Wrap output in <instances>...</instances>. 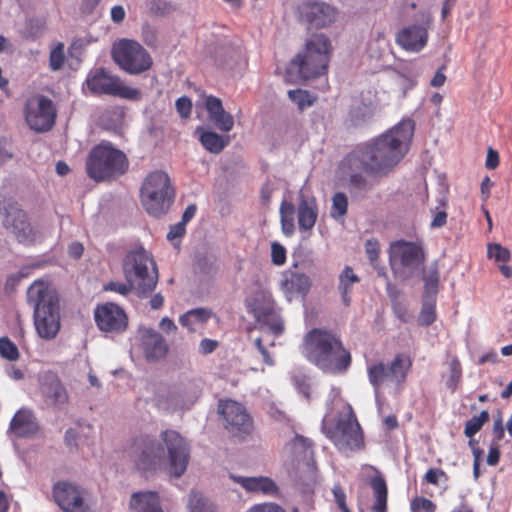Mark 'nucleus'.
<instances>
[{
    "label": "nucleus",
    "instance_id": "f257e3e1",
    "mask_svg": "<svg viewBox=\"0 0 512 512\" xmlns=\"http://www.w3.org/2000/svg\"><path fill=\"white\" fill-rule=\"evenodd\" d=\"M414 134V121L402 120L374 141L359 145L347 155L351 169L373 177L387 176L402 160Z\"/></svg>",
    "mask_w": 512,
    "mask_h": 512
},
{
    "label": "nucleus",
    "instance_id": "f03ea898",
    "mask_svg": "<svg viewBox=\"0 0 512 512\" xmlns=\"http://www.w3.org/2000/svg\"><path fill=\"white\" fill-rule=\"evenodd\" d=\"M307 359L324 373L339 375L348 371L352 363L350 351L340 334L333 330L314 328L305 336Z\"/></svg>",
    "mask_w": 512,
    "mask_h": 512
},
{
    "label": "nucleus",
    "instance_id": "7ed1b4c3",
    "mask_svg": "<svg viewBox=\"0 0 512 512\" xmlns=\"http://www.w3.org/2000/svg\"><path fill=\"white\" fill-rule=\"evenodd\" d=\"M27 303L33 308L34 326L44 340L54 339L61 328L60 299L46 279L35 280L27 290Z\"/></svg>",
    "mask_w": 512,
    "mask_h": 512
},
{
    "label": "nucleus",
    "instance_id": "20e7f679",
    "mask_svg": "<svg viewBox=\"0 0 512 512\" xmlns=\"http://www.w3.org/2000/svg\"><path fill=\"white\" fill-rule=\"evenodd\" d=\"M332 53L329 38L324 34H315L306 41L287 66V76L291 80H308L320 77L328 69Z\"/></svg>",
    "mask_w": 512,
    "mask_h": 512
},
{
    "label": "nucleus",
    "instance_id": "39448f33",
    "mask_svg": "<svg viewBox=\"0 0 512 512\" xmlns=\"http://www.w3.org/2000/svg\"><path fill=\"white\" fill-rule=\"evenodd\" d=\"M128 166L124 152L109 142L94 146L86 160L87 175L96 182L119 177L128 170Z\"/></svg>",
    "mask_w": 512,
    "mask_h": 512
},
{
    "label": "nucleus",
    "instance_id": "423d86ee",
    "mask_svg": "<svg viewBox=\"0 0 512 512\" xmlns=\"http://www.w3.org/2000/svg\"><path fill=\"white\" fill-rule=\"evenodd\" d=\"M124 453L134 469L145 476L155 474L165 463L162 444L150 435L134 437Z\"/></svg>",
    "mask_w": 512,
    "mask_h": 512
},
{
    "label": "nucleus",
    "instance_id": "0eeeda50",
    "mask_svg": "<svg viewBox=\"0 0 512 512\" xmlns=\"http://www.w3.org/2000/svg\"><path fill=\"white\" fill-rule=\"evenodd\" d=\"M123 269L129 282H137V290L143 297L150 294L158 282V271L151 255L142 247L130 251Z\"/></svg>",
    "mask_w": 512,
    "mask_h": 512
},
{
    "label": "nucleus",
    "instance_id": "6e6552de",
    "mask_svg": "<svg viewBox=\"0 0 512 512\" xmlns=\"http://www.w3.org/2000/svg\"><path fill=\"white\" fill-rule=\"evenodd\" d=\"M412 364L413 361L410 355L397 353L389 365H386L383 361L368 365L367 377L370 385L373 387L375 396H379L386 382L392 383L396 390H401Z\"/></svg>",
    "mask_w": 512,
    "mask_h": 512
},
{
    "label": "nucleus",
    "instance_id": "1a4fd4ad",
    "mask_svg": "<svg viewBox=\"0 0 512 512\" xmlns=\"http://www.w3.org/2000/svg\"><path fill=\"white\" fill-rule=\"evenodd\" d=\"M174 197L169 176L163 171H154L144 180L141 200L148 214L159 217L167 212Z\"/></svg>",
    "mask_w": 512,
    "mask_h": 512
},
{
    "label": "nucleus",
    "instance_id": "9d476101",
    "mask_svg": "<svg viewBox=\"0 0 512 512\" xmlns=\"http://www.w3.org/2000/svg\"><path fill=\"white\" fill-rule=\"evenodd\" d=\"M114 62L129 74H140L152 66V58L137 41L121 39L112 46Z\"/></svg>",
    "mask_w": 512,
    "mask_h": 512
},
{
    "label": "nucleus",
    "instance_id": "9b49d317",
    "mask_svg": "<svg viewBox=\"0 0 512 512\" xmlns=\"http://www.w3.org/2000/svg\"><path fill=\"white\" fill-rule=\"evenodd\" d=\"M86 85L94 95L117 96L132 101L142 97L139 89L125 85L119 77L108 75L102 68L88 75Z\"/></svg>",
    "mask_w": 512,
    "mask_h": 512
},
{
    "label": "nucleus",
    "instance_id": "f8f14e48",
    "mask_svg": "<svg viewBox=\"0 0 512 512\" xmlns=\"http://www.w3.org/2000/svg\"><path fill=\"white\" fill-rule=\"evenodd\" d=\"M0 210H3L4 227L16 237L19 243L32 245L36 242V232L18 202L4 198L0 200Z\"/></svg>",
    "mask_w": 512,
    "mask_h": 512
},
{
    "label": "nucleus",
    "instance_id": "ddd939ff",
    "mask_svg": "<svg viewBox=\"0 0 512 512\" xmlns=\"http://www.w3.org/2000/svg\"><path fill=\"white\" fill-rule=\"evenodd\" d=\"M24 118L31 130L47 132L52 129L56 121L55 105L44 95H33L25 102Z\"/></svg>",
    "mask_w": 512,
    "mask_h": 512
},
{
    "label": "nucleus",
    "instance_id": "4468645a",
    "mask_svg": "<svg viewBox=\"0 0 512 512\" xmlns=\"http://www.w3.org/2000/svg\"><path fill=\"white\" fill-rule=\"evenodd\" d=\"M218 412L223 420L224 428L238 438H245L254 430L253 418L246 408L233 400H220Z\"/></svg>",
    "mask_w": 512,
    "mask_h": 512
},
{
    "label": "nucleus",
    "instance_id": "2eb2a0df",
    "mask_svg": "<svg viewBox=\"0 0 512 512\" xmlns=\"http://www.w3.org/2000/svg\"><path fill=\"white\" fill-rule=\"evenodd\" d=\"M327 436L343 450L360 449L364 446L363 433L352 408L345 417H339L333 429L327 430Z\"/></svg>",
    "mask_w": 512,
    "mask_h": 512
},
{
    "label": "nucleus",
    "instance_id": "dca6fc26",
    "mask_svg": "<svg viewBox=\"0 0 512 512\" xmlns=\"http://www.w3.org/2000/svg\"><path fill=\"white\" fill-rule=\"evenodd\" d=\"M55 503L64 512H90L87 491L70 481L60 480L52 489Z\"/></svg>",
    "mask_w": 512,
    "mask_h": 512
},
{
    "label": "nucleus",
    "instance_id": "f3484780",
    "mask_svg": "<svg viewBox=\"0 0 512 512\" xmlns=\"http://www.w3.org/2000/svg\"><path fill=\"white\" fill-rule=\"evenodd\" d=\"M160 437L167 449L169 473L179 478L187 469L190 448L186 440L175 430L167 429L161 433Z\"/></svg>",
    "mask_w": 512,
    "mask_h": 512
},
{
    "label": "nucleus",
    "instance_id": "a211bd4d",
    "mask_svg": "<svg viewBox=\"0 0 512 512\" xmlns=\"http://www.w3.org/2000/svg\"><path fill=\"white\" fill-rule=\"evenodd\" d=\"M94 319L100 331L111 334L123 333L128 327V317L117 304H99L94 310Z\"/></svg>",
    "mask_w": 512,
    "mask_h": 512
},
{
    "label": "nucleus",
    "instance_id": "6ab92c4d",
    "mask_svg": "<svg viewBox=\"0 0 512 512\" xmlns=\"http://www.w3.org/2000/svg\"><path fill=\"white\" fill-rule=\"evenodd\" d=\"M423 260L424 253L421 247L413 242L398 240L390 245L389 262L394 273L402 268H415Z\"/></svg>",
    "mask_w": 512,
    "mask_h": 512
},
{
    "label": "nucleus",
    "instance_id": "aec40b11",
    "mask_svg": "<svg viewBox=\"0 0 512 512\" xmlns=\"http://www.w3.org/2000/svg\"><path fill=\"white\" fill-rule=\"evenodd\" d=\"M431 23V17H427L421 24L404 26L396 33V44L407 52L419 53L428 43Z\"/></svg>",
    "mask_w": 512,
    "mask_h": 512
},
{
    "label": "nucleus",
    "instance_id": "412c9836",
    "mask_svg": "<svg viewBox=\"0 0 512 512\" xmlns=\"http://www.w3.org/2000/svg\"><path fill=\"white\" fill-rule=\"evenodd\" d=\"M300 20L310 28H324L334 22L336 11L324 2L308 1L299 6Z\"/></svg>",
    "mask_w": 512,
    "mask_h": 512
},
{
    "label": "nucleus",
    "instance_id": "4be33fe9",
    "mask_svg": "<svg viewBox=\"0 0 512 512\" xmlns=\"http://www.w3.org/2000/svg\"><path fill=\"white\" fill-rule=\"evenodd\" d=\"M41 393L47 406L61 409L68 404L69 396L65 386L56 376H47L41 383Z\"/></svg>",
    "mask_w": 512,
    "mask_h": 512
},
{
    "label": "nucleus",
    "instance_id": "5701e85b",
    "mask_svg": "<svg viewBox=\"0 0 512 512\" xmlns=\"http://www.w3.org/2000/svg\"><path fill=\"white\" fill-rule=\"evenodd\" d=\"M204 107L210 120L223 132H230L234 127L233 116L225 111L220 98L209 95L205 97Z\"/></svg>",
    "mask_w": 512,
    "mask_h": 512
},
{
    "label": "nucleus",
    "instance_id": "b1692460",
    "mask_svg": "<svg viewBox=\"0 0 512 512\" xmlns=\"http://www.w3.org/2000/svg\"><path fill=\"white\" fill-rule=\"evenodd\" d=\"M232 478L248 492L260 493L267 496L279 495L277 484L269 477L232 476Z\"/></svg>",
    "mask_w": 512,
    "mask_h": 512
},
{
    "label": "nucleus",
    "instance_id": "393cba45",
    "mask_svg": "<svg viewBox=\"0 0 512 512\" xmlns=\"http://www.w3.org/2000/svg\"><path fill=\"white\" fill-rule=\"evenodd\" d=\"M142 347L148 360H160L167 355L168 345L163 336L154 331L146 330L142 336Z\"/></svg>",
    "mask_w": 512,
    "mask_h": 512
},
{
    "label": "nucleus",
    "instance_id": "a878e982",
    "mask_svg": "<svg viewBox=\"0 0 512 512\" xmlns=\"http://www.w3.org/2000/svg\"><path fill=\"white\" fill-rule=\"evenodd\" d=\"M311 282L304 273H298L292 270L283 273L281 289L288 295H306L310 289Z\"/></svg>",
    "mask_w": 512,
    "mask_h": 512
},
{
    "label": "nucleus",
    "instance_id": "bb28decb",
    "mask_svg": "<svg viewBox=\"0 0 512 512\" xmlns=\"http://www.w3.org/2000/svg\"><path fill=\"white\" fill-rule=\"evenodd\" d=\"M368 484L373 491L374 503L371 506L372 512H387L388 487L386 480L377 472L372 476Z\"/></svg>",
    "mask_w": 512,
    "mask_h": 512
},
{
    "label": "nucleus",
    "instance_id": "cd10ccee",
    "mask_svg": "<svg viewBox=\"0 0 512 512\" xmlns=\"http://www.w3.org/2000/svg\"><path fill=\"white\" fill-rule=\"evenodd\" d=\"M130 507L136 512H164L157 492H135L131 496Z\"/></svg>",
    "mask_w": 512,
    "mask_h": 512
},
{
    "label": "nucleus",
    "instance_id": "c85d7f7f",
    "mask_svg": "<svg viewBox=\"0 0 512 512\" xmlns=\"http://www.w3.org/2000/svg\"><path fill=\"white\" fill-rule=\"evenodd\" d=\"M212 317V311L207 308H195L183 314L179 322L189 332H196L202 329L206 322Z\"/></svg>",
    "mask_w": 512,
    "mask_h": 512
},
{
    "label": "nucleus",
    "instance_id": "c756f323",
    "mask_svg": "<svg viewBox=\"0 0 512 512\" xmlns=\"http://www.w3.org/2000/svg\"><path fill=\"white\" fill-rule=\"evenodd\" d=\"M318 217V211L314 200L302 199L298 205L297 218L301 231H311Z\"/></svg>",
    "mask_w": 512,
    "mask_h": 512
},
{
    "label": "nucleus",
    "instance_id": "7c9ffc66",
    "mask_svg": "<svg viewBox=\"0 0 512 512\" xmlns=\"http://www.w3.org/2000/svg\"><path fill=\"white\" fill-rule=\"evenodd\" d=\"M11 430L19 437H26L35 433L37 424L33 414L28 410H19L11 420Z\"/></svg>",
    "mask_w": 512,
    "mask_h": 512
},
{
    "label": "nucleus",
    "instance_id": "2f4dec72",
    "mask_svg": "<svg viewBox=\"0 0 512 512\" xmlns=\"http://www.w3.org/2000/svg\"><path fill=\"white\" fill-rule=\"evenodd\" d=\"M196 133L199 134V141L202 146L213 154H219L229 142V137L224 138L216 132L205 130L203 127H197Z\"/></svg>",
    "mask_w": 512,
    "mask_h": 512
},
{
    "label": "nucleus",
    "instance_id": "473e14b6",
    "mask_svg": "<svg viewBox=\"0 0 512 512\" xmlns=\"http://www.w3.org/2000/svg\"><path fill=\"white\" fill-rule=\"evenodd\" d=\"M359 281L360 278L353 272V269L350 266H346L340 273L338 290L345 306H349L351 304L350 294L352 292V286Z\"/></svg>",
    "mask_w": 512,
    "mask_h": 512
},
{
    "label": "nucleus",
    "instance_id": "72a5a7b5",
    "mask_svg": "<svg viewBox=\"0 0 512 512\" xmlns=\"http://www.w3.org/2000/svg\"><path fill=\"white\" fill-rule=\"evenodd\" d=\"M347 162V156L341 163V167L343 170H346L349 173V186L353 190L357 191H368L371 188V185L367 178L361 173L365 172L363 169H351Z\"/></svg>",
    "mask_w": 512,
    "mask_h": 512
},
{
    "label": "nucleus",
    "instance_id": "f704fd0d",
    "mask_svg": "<svg viewBox=\"0 0 512 512\" xmlns=\"http://www.w3.org/2000/svg\"><path fill=\"white\" fill-rule=\"evenodd\" d=\"M295 206L291 202L283 201L280 206L281 228L286 236L295 232L294 224Z\"/></svg>",
    "mask_w": 512,
    "mask_h": 512
},
{
    "label": "nucleus",
    "instance_id": "c9c22d12",
    "mask_svg": "<svg viewBox=\"0 0 512 512\" xmlns=\"http://www.w3.org/2000/svg\"><path fill=\"white\" fill-rule=\"evenodd\" d=\"M449 375L446 380V387L454 393L462 378V366L457 356H451L448 361Z\"/></svg>",
    "mask_w": 512,
    "mask_h": 512
},
{
    "label": "nucleus",
    "instance_id": "e433bc0d",
    "mask_svg": "<svg viewBox=\"0 0 512 512\" xmlns=\"http://www.w3.org/2000/svg\"><path fill=\"white\" fill-rule=\"evenodd\" d=\"M66 60L65 46L62 42H57L50 50L49 68L52 71H58L63 68Z\"/></svg>",
    "mask_w": 512,
    "mask_h": 512
},
{
    "label": "nucleus",
    "instance_id": "4c0bfd02",
    "mask_svg": "<svg viewBox=\"0 0 512 512\" xmlns=\"http://www.w3.org/2000/svg\"><path fill=\"white\" fill-rule=\"evenodd\" d=\"M489 421V413L486 410L480 412L478 416H473L465 423L464 434L468 438H472L478 433L482 426Z\"/></svg>",
    "mask_w": 512,
    "mask_h": 512
},
{
    "label": "nucleus",
    "instance_id": "58836bf2",
    "mask_svg": "<svg viewBox=\"0 0 512 512\" xmlns=\"http://www.w3.org/2000/svg\"><path fill=\"white\" fill-rule=\"evenodd\" d=\"M289 99L294 102L300 110L312 106L316 101V97L312 96L308 91L302 89L289 90Z\"/></svg>",
    "mask_w": 512,
    "mask_h": 512
},
{
    "label": "nucleus",
    "instance_id": "ea45409f",
    "mask_svg": "<svg viewBox=\"0 0 512 512\" xmlns=\"http://www.w3.org/2000/svg\"><path fill=\"white\" fill-rule=\"evenodd\" d=\"M348 208V198L342 192H337L332 197L331 217L334 219L342 218L346 215Z\"/></svg>",
    "mask_w": 512,
    "mask_h": 512
},
{
    "label": "nucleus",
    "instance_id": "a19ab883",
    "mask_svg": "<svg viewBox=\"0 0 512 512\" xmlns=\"http://www.w3.org/2000/svg\"><path fill=\"white\" fill-rule=\"evenodd\" d=\"M188 507L190 512H216L214 506L198 492L190 494Z\"/></svg>",
    "mask_w": 512,
    "mask_h": 512
},
{
    "label": "nucleus",
    "instance_id": "79ce46f5",
    "mask_svg": "<svg viewBox=\"0 0 512 512\" xmlns=\"http://www.w3.org/2000/svg\"><path fill=\"white\" fill-rule=\"evenodd\" d=\"M487 257L489 259L493 258L496 262L506 263L510 260L511 254L507 248L500 244L490 243L487 246Z\"/></svg>",
    "mask_w": 512,
    "mask_h": 512
},
{
    "label": "nucleus",
    "instance_id": "37998d69",
    "mask_svg": "<svg viewBox=\"0 0 512 512\" xmlns=\"http://www.w3.org/2000/svg\"><path fill=\"white\" fill-rule=\"evenodd\" d=\"M0 355L9 361L19 358L17 346L8 337L0 338Z\"/></svg>",
    "mask_w": 512,
    "mask_h": 512
},
{
    "label": "nucleus",
    "instance_id": "c03bdc74",
    "mask_svg": "<svg viewBox=\"0 0 512 512\" xmlns=\"http://www.w3.org/2000/svg\"><path fill=\"white\" fill-rule=\"evenodd\" d=\"M410 508L412 512H435L436 505L425 497H415L411 503Z\"/></svg>",
    "mask_w": 512,
    "mask_h": 512
},
{
    "label": "nucleus",
    "instance_id": "a18cd8bd",
    "mask_svg": "<svg viewBox=\"0 0 512 512\" xmlns=\"http://www.w3.org/2000/svg\"><path fill=\"white\" fill-rule=\"evenodd\" d=\"M436 320L435 307L425 304L418 316V323L421 326H430Z\"/></svg>",
    "mask_w": 512,
    "mask_h": 512
},
{
    "label": "nucleus",
    "instance_id": "49530a36",
    "mask_svg": "<svg viewBox=\"0 0 512 512\" xmlns=\"http://www.w3.org/2000/svg\"><path fill=\"white\" fill-rule=\"evenodd\" d=\"M176 110L183 119H187L191 116L192 112V101L187 96H182L176 100Z\"/></svg>",
    "mask_w": 512,
    "mask_h": 512
},
{
    "label": "nucleus",
    "instance_id": "de8ad7c7",
    "mask_svg": "<svg viewBox=\"0 0 512 512\" xmlns=\"http://www.w3.org/2000/svg\"><path fill=\"white\" fill-rule=\"evenodd\" d=\"M271 260L274 265L281 266L286 262V249L281 244L274 242L271 245Z\"/></svg>",
    "mask_w": 512,
    "mask_h": 512
},
{
    "label": "nucleus",
    "instance_id": "09e8293b",
    "mask_svg": "<svg viewBox=\"0 0 512 512\" xmlns=\"http://www.w3.org/2000/svg\"><path fill=\"white\" fill-rule=\"evenodd\" d=\"M447 474L441 468H430L424 475V480L432 485H438L441 479L447 480Z\"/></svg>",
    "mask_w": 512,
    "mask_h": 512
},
{
    "label": "nucleus",
    "instance_id": "8fccbe9b",
    "mask_svg": "<svg viewBox=\"0 0 512 512\" xmlns=\"http://www.w3.org/2000/svg\"><path fill=\"white\" fill-rule=\"evenodd\" d=\"M294 385L299 394L307 400L311 398V385L305 376L294 377Z\"/></svg>",
    "mask_w": 512,
    "mask_h": 512
},
{
    "label": "nucleus",
    "instance_id": "3c124183",
    "mask_svg": "<svg viewBox=\"0 0 512 512\" xmlns=\"http://www.w3.org/2000/svg\"><path fill=\"white\" fill-rule=\"evenodd\" d=\"M332 492L335 502L341 512H351L346 503V494L343 488L339 484H336L334 485Z\"/></svg>",
    "mask_w": 512,
    "mask_h": 512
},
{
    "label": "nucleus",
    "instance_id": "603ef678",
    "mask_svg": "<svg viewBox=\"0 0 512 512\" xmlns=\"http://www.w3.org/2000/svg\"><path fill=\"white\" fill-rule=\"evenodd\" d=\"M246 512H286L283 507L273 502L254 504Z\"/></svg>",
    "mask_w": 512,
    "mask_h": 512
},
{
    "label": "nucleus",
    "instance_id": "864d4df0",
    "mask_svg": "<svg viewBox=\"0 0 512 512\" xmlns=\"http://www.w3.org/2000/svg\"><path fill=\"white\" fill-rule=\"evenodd\" d=\"M365 251L370 260V262H375L379 258L380 245L378 240L369 239L365 243Z\"/></svg>",
    "mask_w": 512,
    "mask_h": 512
},
{
    "label": "nucleus",
    "instance_id": "5fc2aeb1",
    "mask_svg": "<svg viewBox=\"0 0 512 512\" xmlns=\"http://www.w3.org/2000/svg\"><path fill=\"white\" fill-rule=\"evenodd\" d=\"M293 447L295 451L309 452L312 454L313 443L304 436L296 435L293 439Z\"/></svg>",
    "mask_w": 512,
    "mask_h": 512
},
{
    "label": "nucleus",
    "instance_id": "6e6d98bb",
    "mask_svg": "<svg viewBox=\"0 0 512 512\" xmlns=\"http://www.w3.org/2000/svg\"><path fill=\"white\" fill-rule=\"evenodd\" d=\"M152 11L155 14H166L175 10V6L166 0H155L152 3Z\"/></svg>",
    "mask_w": 512,
    "mask_h": 512
},
{
    "label": "nucleus",
    "instance_id": "4d7b16f0",
    "mask_svg": "<svg viewBox=\"0 0 512 512\" xmlns=\"http://www.w3.org/2000/svg\"><path fill=\"white\" fill-rule=\"evenodd\" d=\"M218 347L216 340L204 338L199 344V352L203 355L212 353Z\"/></svg>",
    "mask_w": 512,
    "mask_h": 512
},
{
    "label": "nucleus",
    "instance_id": "13d9d810",
    "mask_svg": "<svg viewBox=\"0 0 512 512\" xmlns=\"http://www.w3.org/2000/svg\"><path fill=\"white\" fill-rule=\"evenodd\" d=\"M106 290L117 292L121 295H127L131 289L132 284H125V283H119V282H110L105 288Z\"/></svg>",
    "mask_w": 512,
    "mask_h": 512
},
{
    "label": "nucleus",
    "instance_id": "bf43d9fd",
    "mask_svg": "<svg viewBox=\"0 0 512 512\" xmlns=\"http://www.w3.org/2000/svg\"><path fill=\"white\" fill-rule=\"evenodd\" d=\"M185 226L186 224H184L183 222H178L177 224L173 225L170 227V230L167 234V238L169 240H173V239H176V238H181L185 232H186V229H185Z\"/></svg>",
    "mask_w": 512,
    "mask_h": 512
},
{
    "label": "nucleus",
    "instance_id": "052dcab7",
    "mask_svg": "<svg viewBox=\"0 0 512 512\" xmlns=\"http://www.w3.org/2000/svg\"><path fill=\"white\" fill-rule=\"evenodd\" d=\"M499 165V154L492 148L488 149L486 157V167L488 169H495Z\"/></svg>",
    "mask_w": 512,
    "mask_h": 512
},
{
    "label": "nucleus",
    "instance_id": "680f3d73",
    "mask_svg": "<svg viewBox=\"0 0 512 512\" xmlns=\"http://www.w3.org/2000/svg\"><path fill=\"white\" fill-rule=\"evenodd\" d=\"M447 222V213L445 211H437L435 212L433 219L431 221V228H440L444 226Z\"/></svg>",
    "mask_w": 512,
    "mask_h": 512
},
{
    "label": "nucleus",
    "instance_id": "e2e57ef3",
    "mask_svg": "<svg viewBox=\"0 0 512 512\" xmlns=\"http://www.w3.org/2000/svg\"><path fill=\"white\" fill-rule=\"evenodd\" d=\"M125 10L121 5L113 6L111 9V19L114 23H121L125 18Z\"/></svg>",
    "mask_w": 512,
    "mask_h": 512
},
{
    "label": "nucleus",
    "instance_id": "0e129e2a",
    "mask_svg": "<svg viewBox=\"0 0 512 512\" xmlns=\"http://www.w3.org/2000/svg\"><path fill=\"white\" fill-rule=\"evenodd\" d=\"M500 460V450L497 446H491L487 456V463L490 466H496Z\"/></svg>",
    "mask_w": 512,
    "mask_h": 512
},
{
    "label": "nucleus",
    "instance_id": "69168bd1",
    "mask_svg": "<svg viewBox=\"0 0 512 512\" xmlns=\"http://www.w3.org/2000/svg\"><path fill=\"white\" fill-rule=\"evenodd\" d=\"M13 158V153L10 152L3 141L0 140V167L6 164Z\"/></svg>",
    "mask_w": 512,
    "mask_h": 512
},
{
    "label": "nucleus",
    "instance_id": "338daca9",
    "mask_svg": "<svg viewBox=\"0 0 512 512\" xmlns=\"http://www.w3.org/2000/svg\"><path fill=\"white\" fill-rule=\"evenodd\" d=\"M442 69H444V67H442L441 69H439L435 75L433 76V78L431 79V86L433 87H441L444 85L445 81H446V76L445 74L442 72Z\"/></svg>",
    "mask_w": 512,
    "mask_h": 512
},
{
    "label": "nucleus",
    "instance_id": "774afa93",
    "mask_svg": "<svg viewBox=\"0 0 512 512\" xmlns=\"http://www.w3.org/2000/svg\"><path fill=\"white\" fill-rule=\"evenodd\" d=\"M83 251V245L79 242H74L70 244L68 248L69 255L74 258H80L83 254Z\"/></svg>",
    "mask_w": 512,
    "mask_h": 512
}]
</instances>
